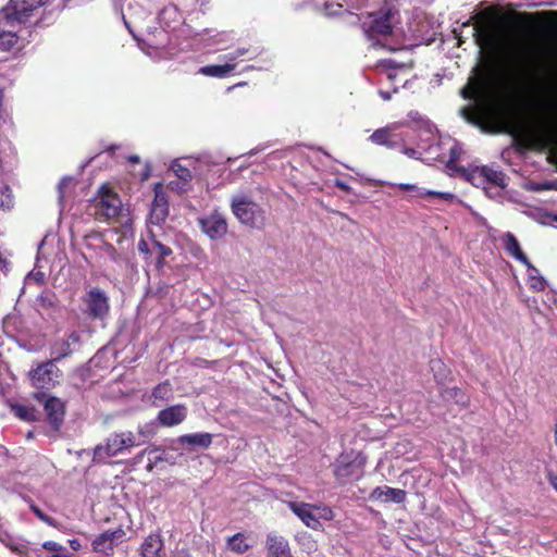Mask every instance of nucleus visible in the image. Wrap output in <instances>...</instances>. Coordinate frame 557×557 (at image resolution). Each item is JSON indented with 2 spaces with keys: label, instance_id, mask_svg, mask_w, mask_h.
Returning a JSON list of instances; mask_svg holds the SVG:
<instances>
[{
  "label": "nucleus",
  "instance_id": "nucleus-1",
  "mask_svg": "<svg viewBox=\"0 0 557 557\" xmlns=\"http://www.w3.org/2000/svg\"><path fill=\"white\" fill-rule=\"evenodd\" d=\"M532 91L546 111L520 126L519 140L528 149L557 151V84L536 83Z\"/></svg>",
  "mask_w": 557,
  "mask_h": 557
},
{
  "label": "nucleus",
  "instance_id": "nucleus-2",
  "mask_svg": "<svg viewBox=\"0 0 557 557\" xmlns=\"http://www.w3.org/2000/svg\"><path fill=\"white\" fill-rule=\"evenodd\" d=\"M463 98L473 100L472 106L461 109L462 117L474 125L491 119L497 111L496 92L482 77H472L461 90Z\"/></svg>",
  "mask_w": 557,
  "mask_h": 557
},
{
  "label": "nucleus",
  "instance_id": "nucleus-3",
  "mask_svg": "<svg viewBox=\"0 0 557 557\" xmlns=\"http://www.w3.org/2000/svg\"><path fill=\"white\" fill-rule=\"evenodd\" d=\"M138 435L132 431L112 433L103 444H99L94 449V461L103 462L110 457L121 455L132 447L139 446L148 441L149 435L143 428H139Z\"/></svg>",
  "mask_w": 557,
  "mask_h": 557
},
{
  "label": "nucleus",
  "instance_id": "nucleus-4",
  "mask_svg": "<svg viewBox=\"0 0 557 557\" xmlns=\"http://www.w3.org/2000/svg\"><path fill=\"white\" fill-rule=\"evenodd\" d=\"M396 0H386L383 8L370 13L368 20L363 22V28L369 39L376 35H399L398 11L395 7Z\"/></svg>",
  "mask_w": 557,
  "mask_h": 557
},
{
  "label": "nucleus",
  "instance_id": "nucleus-5",
  "mask_svg": "<svg viewBox=\"0 0 557 557\" xmlns=\"http://www.w3.org/2000/svg\"><path fill=\"white\" fill-rule=\"evenodd\" d=\"M288 508L312 530L321 528L320 520L330 521L334 518L332 509L325 505L308 504L301 502H287Z\"/></svg>",
  "mask_w": 557,
  "mask_h": 557
},
{
  "label": "nucleus",
  "instance_id": "nucleus-6",
  "mask_svg": "<svg viewBox=\"0 0 557 557\" xmlns=\"http://www.w3.org/2000/svg\"><path fill=\"white\" fill-rule=\"evenodd\" d=\"M95 215L101 220H112L124 215V208L117 194L113 193L108 185H102L92 200Z\"/></svg>",
  "mask_w": 557,
  "mask_h": 557
},
{
  "label": "nucleus",
  "instance_id": "nucleus-7",
  "mask_svg": "<svg viewBox=\"0 0 557 557\" xmlns=\"http://www.w3.org/2000/svg\"><path fill=\"white\" fill-rule=\"evenodd\" d=\"M47 2L48 0H10L0 16L10 26L24 24Z\"/></svg>",
  "mask_w": 557,
  "mask_h": 557
},
{
  "label": "nucleus",
  "instance_id": "nucleus-8",
  "mask_svg": "<svg viewBox=\"0 0 557 557\" xmlns=\"http://www.w3.org/2000/svg\"><path fill=\"white\" fill-rule=\"evenodd\" d=\"M460 171L461 176L475 187L494 185L507 187L508 185L507 177L502 171L487 165L469 166L468 169H460Z\"/></svg>",
  "mask_w": 557,
  "mask_h": 557
},
{
  "label": "nucleus",
  "instance_id": "nucleus-9",
  "mask_svg": "<svg viewBox=\"0 0 557 557\" xmlns=\"http://www.w3.org/2000/svg\"><path fill=\"white\" fill-rule=\"evenodd\" d=\"M366 462L367 458L361 453L355 450L343 453L335 461L334 474L342 483H345L352 478H359Z\"/></svg>",
  "mask_w": 557,
  "mask_h": 557
},
{
  "label": "nucleus",
  "instance_id": "nucleus-10",
  "mask_svg": "<svg viewBox=\"0 0 557 557\" xmlns=\"http://www.w3.org/2000/svg\"><path fill=\"white\" fill-rule=\"evenodd\" d=\"M232 211L240 223L256 226L262 219L261 208L245 195H236L232 198Z\"/></svg>",
  "mask_w": 557,
  "mask_h": 557
},
{
  "label": "nucleus",
  "instance_id": "nucleus-11",
  "mask_svg": "<svg viewBox=\"0 0 557 557\" xmlns=\"http://www.w3.org/2000/svg\"><path fill=\"white\" fill-rule=\"evenodd\" d=\"M29 377L35 387L49 389L59 383L61 371L55 362L50 360L32 370Z\"/></svg>",
  "mask_w": 557,
  "mask_h": 557
},
{
  "label": "nucleus",
  "instance_id": "nucleus-12",
  "mask_svg": "<svg viewBox=\"0 0 557 557\" xmlns=\"http://www.w3.org/2000/svg\"><path fill=\"white\" fill-rule=\"evenodd\" d=\"M462 26L471 27V34L475 44L481 50L493 51L498 45V38L494 27L487 23L475 22L470 24V21L463 23Z\"/></svg>",
  "mask_w": 557,
  "mask_h": 557
},
{
  "label": "nucleus",
  "instance_id": "nucleus-13",
  "mask_svg": "<svg viewBox=\"0 0 557 557\" xmlns=\"http://www.w3.org/2000/svg\"><path fill=\"white\" fill-rule=\"evenodd\" d=\"M430 26L431 23L423 12H414L412 16L408 18L407 26L399 27V36L412 39H424L429 36Z\"/></svg>",
  "mask_w": 557,
  "mask_h": 557
},
{
  "label": "nucleus",
  "instance_id": "nucleus-14",
  "mask_svg": "<svg viewBox=\"0 0 557 557\" xmlns=\"http://www.w3.org/2000/svg\"><path fill=\"white\" fill-rule=\"evenodd\" d=\"M196 164L197 161L191 158L175 160L171 165V170L177 176L180 182H171L169 187L173 190L184 191L193 177V172L197 171Z\"/></svg>",
  "mask_w": 557,
  "mask_h": 557
},
{
  "label": "nucleus",
  "instance_id": "nucleus-15",
  "mask_svg": "<svg viewBox=\"0 0 557 557\" xmlns=\"http://www.w3.org/2000/svg\"><path fill=\"white\" fill-rule=\"evenodd\" d=\"M125 536L123 529L108 530L95 537L91 545L95 552L104 555L112 554L114 547L122 542Z\"/></svg>",
  "mask_w": 557,
  "mask_h": 557
},
{
  "label": "nucleus",
  "instance_id": "nucleus-16",
  "mask_svg": "<svg viewBox=\"0 0 557 557\" xmlns=\"http://www.w3.org/2000/svg\"><path fill=\"white\" fill-rule=\"evenodd\" d=\"M85 304L89 315L95 319L104 318L110 309L109 299L106 293L98 288L90 289L87 293Z\"/></svg>",
  "mask_w": 557,
  "mask_h": 557
},
{
  "label": "nucleus",
  "instance_id": "nucleus-17",
  "mask_svg": "<svg viewBox=\"0 0 557 557\" xmlns=\"http://www.w3.org/2000/svg\"><path fill=\"white\" fill-rule=\"evenodd\" d=\"M401 126L399 123H393L386 127L376 129L370 140L376 145L396 147L405 141L404 136L397 134L396 131Z\"/></svg>",
  "mask_w": 557,
  "mask_h": 557
},
{
  "label": "nucleus",
  "instance_id": "nucleus-18",
  "mask_svg": "<svg viewBox=\"0 0 557 557\" xmlns=\"http://www.w3.org/2000/svg\"><path fill=\"white\" fill-rule=\"evenodd\" d=\"M199 222L202 231L212 239L221 238L227 232L226 220L219 212H213Z\"/></svg>",
  "mask_w": 557,
  "mask_h": 557
},
{
  "label": "nucleus",
  "instance_id": "nucleus-19",
  "mask_svg": "<svg viewBox=\"0 0 557 557\" xmlns=\"http://www.w3.org/2000/svg\"><path fill=\"white\" fill-rule=\"evenodd\" d=\"M187 413V407L185 405L178 404L160 410L157 416V420L160 425L172 428L181 424L186 419Z\"/></svg>",
  "mask_w": 557,
  "mask_h": 557
},
{
  "label": "nucleus",
  "instance_id": "nucleus-20",
  "mask_svg": "<svg viewBox=\"0 0 557 557\" xmlns=\"http://www.w3.org/2000/svg\"><path fill=\"white\" fill-rule=\"evenodd\" d=\"M198 41L206 49L223 50L232 41L231 34L226 32H216L206 29L203 33L198 34Z\"/></svg>",
  "mask_w": 557,
  "mask_h": 557
},
{
  "label": "nucleus",
  "instance_id": "nucleus-21",
  "mask_svg": "<svg viewBox=\"0 0 557 557\" xmlns=\"http://www.w3.org/2000/svg\"><path fill=\"white\" fill-rule=\"evenodd\" d=\"M168 215V201L164 193L162 191L161 184L154 187V199L151 206V219L153 223H161Z\"/></svg>",
  "mask_w": 557,
  "mask_h": 557
},
{
  "label": "nucleus",
  "instance_id": "nucleus-22",
  "mask_svg": "<svg viewBox=\"0 0 557 557\" xmlns=\"http://www.w3.org/2000/svg\"><path fill=\"white\" fill-rule=\"evenodd\" d=\"M268 557H293L288 542L276 534L267 537Z\"/></svg>",
  "mask_w": 557,
  "mask_h": 557
},
{
  "label": "nucleus",
  "instance_id": "nucleus-23",
  "mask_svg": "<svg viewBox=\"0 0 557 557\" xmlns=\"http://www.w3.org/2000/svg\"><path fill=\"white\" fill-rule=\"evenodd\" d=\"M419 141L417 143L418 148L421 151H430L432 149H438L436 143L435 127L429 122H424L419 129Z\"/></svg>",
  "mask_w": 557,
  "mask_h": 557
},
{
  "label": "nucleus",
  "instance_id": "nucleus-24",
  "mask_svg": "<svg viewBox=\"0 0 557 557\" xmlns=\"http://www.w3.org/2000/svg\"><path fill=\"white\" fill-rule=\"evenodd\" d=\"M371 498L382 502H393L400 504L406 499V492L400 488L379 486L371 493Z\"/></svg>",
  "mask_w": 557,
  "mask_h": 557
},
{
  "label": "nucleus",
  "instance_id": "nucleus-25",
  "mask_svg": "<svg viewBox=\"0 0 557 557\" xmlns=\"http://www.w3.org/2000/svg\"><path fill=\"white\" fill-rule=\"evenodd\" d=\"M502 243L504 246V249L506 252L515 258L516 260L520 261L521 263H528V258L521 250V247L519 245V242L517 238L509 232L503 235Z\"/></svg>",
  "mask_w": 557,
  "mask_h": 557
},
{
  "label": "nucleus",
  "instance_id": "nucleus-26",
  "mask_svg": "<svg viewBox=\"0 0 557 557\" xmlns=\"http://www.w3.org/2000/svg\"><path fill=\"white\" fill-rule=\"evenodd\" d=\"M250 547L249 536L244 533H236L226 540V548L237 555L245 554Z\"/></svg>",
  "mask_w": 557,
  "mask_h": 557
},
{
  "label": "nucleus",
  "instance_id": "nucleus-27",
  "mask_svg": "<svg viewBox=\"0 0 557 557\" xmlns=\"http://www.w3.org/2000/svg\"><path fill=\"white\" fill-rule=\"evenodd\" d=\"M177 442L182 445L208 448L212 443V435L210 433L185 434L180 436Z\"/></svg>",
  "mask_w": 557,
  "mask_h": 557
},
{
  "label": "nucleus",
  "instance_id": "nucleus-28",
  "mask_svg": "<svg viewBox=\"0 0 557 557\" xmlns=\"http://www.w3.org/2000/svg\"><path fill=\"white\" fill-rule=\"evenodd\" d=\"M45 411L49 421L57 425L63 417V404L55 397H48L45 401Z\"/></svg>",
  "mask_w": 557,
  "mask_h": 557
},
{
  "label": "nucleus",
  "instance_id": "nucleus-29",
  "mask_svg": "<svg viewBox=\"0 0 557 557\" xmlns=\"http://www.w3.org/2000/svg\"><path fill=\"white\" fill-rule=\"evenodd\" d=\"M162 546V540L159 535H148L141 545V557H161Z\"/></svg>",
  "mask_w": 557,
  "mask_h": 557
},
{
  "label": "nucleus",
  "instance_id": "nucleus-30",
  "mask_svg": "<svg viewBox=\"0 0 557 557\" xmlns=\"http://www.w3.org/2000/svg\"><path fill=\"white\" fill-rule=\"evenodd\" d=\"M234 63L212 64L199 69L198 73L211 77H225L235 70Z\"/></svg>",
  "mask_w": 557,
  "mask_h": 557
},
{
  "label": "nucleus",
  "instance_id": "nucleus-31",
  "mask_svg": "<svg viewBox=\"0 0 557 557\" xmlns=\"http://www.w3.org/2000/svg\"><path fill=\"white\" fill-rule=\"evenodd\" d=\"M172 394L173 388L169 382L157 385L151 393L152 405L159 407L162 403L170 400Z\"/></svg>",
  "mask_w": 557,
  "mask_h": 557
},
{
  "label": "nucleus",
  "instance_id": "nucleus-32",
  "mask_svg": "<svg viewBox=\"0 0 557 557\" xmlns=\"http://www.w3.org/2000/svg\"><path fill=\"white\" fill-rule=\"evenodd\" d=\"M528 269V281L532 289L541 292L546 287V280L540 274L539 270L528 260L523 263Z\"/></svg>",
  "mask_w": 557,
  "mask_h": 557
},
{
  "label": "nucleus",
  "instance_id": "nucleus-33",
  "mask_svg": "<svg viewBox=\"0 0 557 557\" xmlns=\"http://www.w3.org/2000/svg\"><path fill=\"white\" fill-rule=\"evenodd\" d=\"M172 255V249L163 245L161 242L157 240L152 236V252L151 257H154L157 260L158 268H162L164 265L165 259Z\"/></svg>",
  "mask_w": 557,
  "mask_h": 557
},
{
  "label": "nucleus",
  "instance_id": "nucleus-34",
  "mask_svg": "<svg viewBox=\"0 0 557 557\" xmlns=\"http://www.w3.org/2000/svg\"><path fill=\"white\" fill-rule=\"evenodd\" d=\"M72 354V347L70 346V341H65L64 338L55 341L51 346V356H53L52 361L57 362Z\"/></svg>",
  "mask_w": 557,
  "mask_h": 557
},
{
  "label": "nucleus",
  "instance_id": "nucleus-35",
  "mask_svg": "<svg viewBox=\"0 0 557 557\" xmlns=\"http://www.w3.org/2000/svg\"><path fill=\"white\" fill-rule=\"evenodd\" d=\"M441 395L446 400H454L455 403L466 406L468 404L467 395L458 387H446L441 392Z\"/></svg>",
  "mask_w": 557,
  "mask_h": 557
},
{
  "label": "nucleus",
  "instance_id": "nucleus-36",
  "mask_svg": "<svg viewBox=\"0 0 557 557\" xmlns=\"http://www.w3.org/2000/svg\"><path fill=\"white\" fill-rule=\"evenodd\" d=\"M297 543L300 547V549L310 555L318 549V543L317 541L311 536V534L304 532L297 535L296 537Z\"/></svg>",
  "mask_w": 557,
  "mask_h": 557
},
{
  "label": "nucleus",
  "instance_id": "nucleus-37",
  "mask_svg": "<svg viewBox=\"0 0 557 557\" xmlns=\"http://www.w3.org/2000/svg\"><path fill=\"white\" fill-rule=\"evenodd\" d=\"M12 412L24 421H34L36 420V411L33 407L23 405V404H14L11 405Z\"/></svg>",
  "mask_w": 557,
  "mask_h": 557
},
{
  "label": "nucleus",
  "instance_id": "nucleus-38",
  "mask_svg": "<svg viewBox=\"0 0 557 557\" xmlns=\"http://www.w3.org/2000/svg\"><path fill=\"white\" fill-rule=\"evenodd\" d=\"M377 66H379V69L382 70L383 73H385L386 78L389 82H394L397 78V76H398L397 70L404 71V66L396 67L394 61H392L389 59L381 61Z\"/></svg>",
  "mask_w": 557,
  "mask_h": 557
},
{
  "label": "nucleus",
  "instance_id": "nucleus-39",
  "mask_svg": "<svg viewBox=\"0 0 557 557\" xmlns=\"http://www.w3.org/2000/svg\"><path fill=\"white\" fill-rule=\"evenodd\" d=\"M462 153V149L459 144L455 143L449 150V159L446 163V166L451 172H458L461 174L460 169L456 165L457 161L460 159Z\"/></svg>",
  "mask_w": 557,
  "mask_h": 557
},
{
  "label": "nucleus",
  "instance_id": "nucleus-40",
  "mask_svg": "<svg viewBox=\"0 0 557 557\" xmlns=\"http://www.w3.org/2000/svg\"><path fill=\"white\" fill-rule=\"evenodd\" d=\"M314 4L317 8L323 7L324 14L329 16L339 14L343 8L341 3L331 0H314Z\"/></svg>",
  "mask_w": 557,
  "mask_h": 557
},
{
  "label": "nucleus",
  "instance_id": "nucleus-41",
  "mask_svg": "<svg viewBox=\"0 0 557 557\" xmlns=\"http://www.w3.org/2000/svg\"><path fill=\"white\" fill-rule=\"evenodd\" d=\"M42 547L49 553V557H72L65 547L55 542H45Z\"/></svg>",
  "mask_w": 557,
  "mask_h": 557
},
{
  "label": "nucleus",
  "instance_id": "nucleus-42",
  "mask_svg": "<svg viewBox=\"0 0 557 557\" xmlns=\"http://www.w3.org/2000/svg\"><path fill=\"white\" fill-rule=\"evenodd\" d=\"M13 205V196L10 187L0 180V208L10 209Z\"/></svg>",
  "mask_w": 557,
  "mask_h": 557
},
{
  "label": "nucleus",
  "instance_id": "nucleus-43",
  "mask_svg": "<svg viewBox=\"0 0 557 557\" xmlns=\"http://www.w3.org/2000/svg\"><path fill=\"white\" fill-rule=\"evenodd\" d=\"M431 370L434 372V377L438 383L445 382L448 370L440 359L431 360Z\"/></svg>",
  "mask_w": 557,
  "mask_h": 557
},
{
  "label": "nucleus",
  "instance_id": "nucleus-44",
  "mask_svg": "<svg viewBox=\"0 0 557 557\" xmlns=\"http://www.w3.org/2000/svg\"><path fill=\"white\" fill-rule=\"evenodd\" d=\"M17 42V36L12 30L0 33V50H10Z\"/></svg>",
  "mask_w": 557,
  "mask_h": 557
},
{
  "label": "nucleus",
  "instance_id": "nucleus-45",
  "mask_svg": "<svg viewBox=\"0 0 557 557\" xmlns=\"http://www.w3.org/2000/svg\"><path fill=\"white\" fill-rule=\"evenodd\" d=\"M389 186H393V187H398L399 189L401 190H411V191H414V196L418 197V198H424V195H421L420 191H425L424 188H421L419 187L418 185H414V184H404V183H400V184H394V183H388Z\"/></svg>",
  "mask_w": 557,
  "mask_h": 557
},
{
  "label": "nucleus",
  "instance_id": "nucleus-46",
  "mask_svg": "<svg viewBox=\"0 0 557 557\" xmlns=\"http://www.w3.org/2000/svg\"><path fill=\"white\" fill-rule=\"evenodd\" d=\"M482 188L485 191L486 196L490 197L491 199L500 200L506 187H500V186L494 185V186H485Z\"/></svg>",
  "mask_w": 557,
  "mask_h": 557
},
{
  "label": "nucleus",
  "instance_id": "nucleus-47",
  "mask_svg": "<svg viewBox=\"0 0 557 557\" xmlns=\"http://www.w3.org/2000/svg\"><path fill=\"white\" fill-rule=\"evenodd\" d=\"M420 193H421V195H424V198L430 197V196H435L445 201H453L456 199V196L454 194L447 193V191H435V190L425 189V191H420Z\"/></svg>",
  "mask_w": 557,
  "mask_h": 557
},
{
  "label": "nucleus",
  "instance_id": "nucleus-48",
  "mask_svg": "<svg viewBox=\"0 0 557 557\" xmlns=\"http://www.w3.org/2000/svg\"><path fill=\"white\" fill-rule=\"evenodd\" d=\"M138 250L140 253L145 255L146 257L150 256L152 252V236L149 239H141L138 243Z\"/></svg>",
  "mask_w": 557,
  "mask_h": 557
},
{
  "label": "nucleus",
  "instance_id": "nucleus-49",
  "mask_svg": "<svg viewBox=\"0 0 557 557\" xmlns=\"http://www.w3.org/2000/svg\"><path fill=\"white\" fill-rule=\"evenodd\" d=\"M73 184V180L71 177H64L58 185L59 189V200L62 201L65 197L66 188Z\"/></svg>",
  "mask_w": 557,
  "mask_h": 557
},
{
  "label": "nucleus",
  "instance_id": "nucleus-50",
  "mask_svg": "<svg viewBox=\"0 0 557 557\" xmlns=\"http://www.w3.org/2000/svg\"><path fill=\"white\" fill-rule=\"evenodd\" d=\"M524 188L531 191H542L546 189H550L552 185L548 183L540 184V183H527L524 184Z\"/></svg>",
  "mask_w": 557,
  "mask_h": 557
},
{
  "label": "nucleus",
  "instance_id": "nucleus-51",
  "mask_svg": "<svg viewBox=\"0 0 557 557\" xmlns=\"http://www.w3.org/2000/svg\"><path fill=\"white\" fill-rule=\"evenodd\" d=\"M33 512L44 522L52 524V519L45 515L38 507L32 506Z\"/></svg>",
  "mask_w": 557,
  "mask_h": 557
},
{
  "label": "nucleus",
  "instance_id": "nucleus-52",
  "mask_svg": "<svg viewBox=\"0 0 557 557\" xmlns=\"http://www.w3.org/2000/svg\"><path fill=\"white\" fill-rule=\"evenodd\" d=\"M245 53H246V49L240 48V49H237L236 51H234V52H232V53H230V54L225 55V58H226L228 61L233 62V61H235L236 59H238L239 57H243Z\"/></svg>",
  "mask_w": 557,
  "mask_h": 557
},
{
  "label": "nucleus",
  "instance_id": "nucleus-53",
  "mask_svg": "<svg viewBox=\"0 0 557 557\" xmlns=\"http://www.w3.org/2000/svg\"><path fill=\"white\" fill-rule=\"evenodd\" d=\"M65 341H70V346L72 347L73 345H78L79 344V341H81V336L77 332H72L71 334H69V336L66 338H64Z\"/></svg>",
  "mask_w": 557,
  "mask_h": 557
},
{
  "label": "nucleus",
  "instance_id": "nucleus-54",
  "mask_svg": "<svg viewBox=\"0 0 557 557\" xmlns=\"http://www.w3.org/2000/svg\"><path fill=\"white\" fill-rule=\"evenodd\" d=\"M404 153L407 154L410 158L419 159L421 153H422V151L413 149V148H405L404 149Z\"/></svg>",
  "mask_w": 557,
  "mask_h": 557
},
{
  "label": "nucleus",
  "instance_id": "nucleus-55",
  "mask_svg": "<svg viewBox=\"0 0 557 557\" xmlns=\"http://www.w3.org/2000/svg\"><path fill=\"white\" fill-rule=\"evenodd\" d=\"M547 480L549 484L554 487V490L557 492V474L549 472L547 475Z\"/></svg>",
  "mask_w": 557,
  "mask_h": 557
},
{
  "label": "nucleus",
  "instance_id": "nucleus-56",
  "mask_svg": "<svg viewBox=\"0 0 557 557\" xmlns=\"http://www.w3.org/2000/svg\"><path fill=\"white\" fill-rule=\"evenodd\" d=\"M351 8H360L367 0H346Z\"/></svg>",
  "mask_w": 557,
  "mask_h": 557
},
{
  "label": "nucleus",
  "instance_id": "nucleus-57",
  "mask_svg": "<svg viewBox=\"0 0 557 557\" xmlns=\"http://www.w3.org/2000/svg\"><path fill=\"white\" fill-rule=\"evenodd\" d=\"M335 185H336L339 189H342V190H344V191H347V193H348V191H350V187L348 186V184H346V183H345V182H343V181H336V182H335Z\"/></svg>",
  "mask_w": 557,
  "mask_h": 557
},
{
  "label": "nucleus",
  "instance_id": "nucleus-58",
  "mask_svg": "<svg viewBox=\"0 0 557 557\" xmlns=\"http://www.w3.org/2000/svg\"><path fill=\"white\" fill-rule=\"evenodd\" d=\"M379 94H380L381 98L383 100H385V101L391 100L392 99V95H393V92L385 91V90H380Z\"/></svg>",
  "mask_w": 557,
  "mask_h": 557
},
{
  "label": "nucleus",
  "instance_id": "nucleus-59",
  "mask_svg": "<svg viewBox=\"0 0 557 557\" xmlns=\"http://www.w3.org/2000/svg\"><path fill=\"white\" fill-rule=\"evenodd\" d=\"M70 545L73 549L77 550L81 547L79 541L74 539L70 541Z\"/></svg>",
  "mask_w": 557,
  "mask_h": 557
},
{
  "label": "nucleus",
  "instance_id": "nucleus-60",
  "mask_svg": "<svg viewBox=\"0 0 557 557\" xmlns=\"http://www.w3.org/2000/svg\"><path fill=\"white\" fill-rule=\"evenodd\" d=\"M554 440H555V444L557 446V421H556L555 428H554Z\"/></svg>",
  "mask_w": 557,
  "mask_h": 557
},
{
  "label": "nucleus",
  "instance_id": "nucleus-61",
  "mask_svg": "<svg viewBox=\"0 0 557 557\" xmlns=\"http://www.w3.org/2000/svg\"><path fill=\"white\" fill-rule=\"evenodd\" d=\"M129 161L132 163H137V162H139V158L137 156H132V157H129Z\"/></svg>",
  "mask_w": 557,
  "mask_h": 557
},
{
  "label": "nucleus",
  "instance_id": "nucleus-62",
  "mask_svg": "<svg viewBox=\"0 0 557 557\" xmlns=\"http://www.w3.org/2000/svg\"><path fill=\"white\" fill-rule=\"evenodd\" d=\"M146 450H143L138 456H137V460L141 459V457L145 455Z\"/></svg>",
  "mask_w": 557,
  "mask_h": 557
},
{
  "label": "nucleus",
  "instance_id": "nucleus-63",
  "mask_svg": "<svg viewBox=\"0 0 557 557\" xmlns=\"http://www.w3.org/2000/svg\"><path fill=\"white\" fill-rule=\"evenodd\" d=\"M171 11H173L172 9H165L163 12H162V15L163 14H166V13H170Z\"/></svg>",
  "mask_w": 557,
  "mask_h": 557
},
{
  "label": "nucleus",
  "instance_id": "nucleus-64",
  "mask_svg": "<svg viewBox=\"0 0 557 557\" xmlns=\"http://www.w3.org/2000/svg\"><path fill=\"white\" fill-rule=\"evenodd\" d=\"M147 469H148L149 471H151V470H152V466H151V465H148Z\"/></svg>",
  "mask_w": 557,
  "mask_h": 557
}]
</instances>
